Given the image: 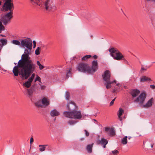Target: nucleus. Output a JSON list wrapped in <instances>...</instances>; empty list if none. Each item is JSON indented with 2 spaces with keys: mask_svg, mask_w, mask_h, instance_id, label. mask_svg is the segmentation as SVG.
I'll use <instances>...</instances> for the list:
<instances>
[{
  "mask_svg": "<svg viewBox=\"0 0 155 155\" xmlns=\"http://www.w3.org/2000/svg\"><path fill=\"white\" fill-rule=\"evenodd\" d=\"M11 0H7L5 1L3 6V9L5 11H10L12 12V8L14 7L13 4L11 2Z\"/></svg>",
  "mask_w": 155,
  "mask_h": 155,
  "instance_id": "obj_8",
  "label": "nucleus"
},
{
  "mask_svg": "<svg viewBox=\"0 0 155 155\" xmlns=\"http://www.w3.org/2000/svg\"><path fill=\"white\" fill-rule=\"evenodd\" d=\"M102 76L103 80L105 81L104 84L106 86L107 89H108L111 87V84L114 83H116V81H110V71L108 70L106 71Z\"/></svg>",
  "mask_w": 155,
  "mask_h": 155,
  "instance_id": "obj_5",
  "label": "nucleus"
},
{
  "mask_svg": "<svg viewBox=\"0 0 155 155\" xmlns=\"http://www.w3.org/2000/svg\"><path fill=\"white\" fill-rule=\"evenodd\" d=\"M32 43H33V48H34L36 46V41L34 40L32 41Z\"/></svg>",
  "mask_w": 155,
  "mask_h": 155,
  "instance_id": "obj_43",
  "label": "nucleus"
},
{
  "mask_svg": "<svg viewBox=\"0 0 155 155\" xmlns=\"http://www.w3.org/2000/svg\"><path fill=\"white\" fill-rule=\"evenodd\" d=\"M1 5V2L0 1V5Z\"/></svg>",
  "mask_w": 155,
  "mask_h": 155,
  "instance_id": "obj_56",
  "label": "nucleus"
},
{
  "mask_svg": "<svg viewBox=\"0 0 155 155\" xmlns=\"http://www.w3.org/2000/svg\"><path fill=\"white\" fill-rule=\"evenodd\" d=\"M41 0H30L31 3L32 4H37L40 5V4L39 3L40 2Z\"/></svg>",
  "mask_w": 155,
  "mask_h": 155,
  "instance_id": "obj_28",
  "label": "nucleus"
},
{
  "mask_svg": "<svg viewBox=\"0 0 155 155\" xmlns=\"http://www.w3.org/2000/svg\"><path fill=\"white\" fill-rule=\"evenodd\" d=\"M84 139V138H82V140H83V139Z\"/></svg>",
  "mask_w": 155,
  "mask_h": 155,
  "instance_id": "obj_60",
  "label": "nucleus"
},
{
  "mask_svg": "<svg viewBox=\"0 0 155 155\" xmlns=\"http://www.w3.org/2000/svg\"><path fill=\"white\" fill-rule=\"evenodd\" d=\"M84 131L85 132V134L86 136H88L89 135V133L86 130H84Z\"/></svg>",
  "mask_w": 155,
  "mask_h": 155,
  "instance_id": "obj_40",
  "label": "nucleus"
},
{
  "mask_svg": "<svg viewBox=\"0 0 155 155\" xmlns=\"http://www.w3.org/2000/svg\"><path fill=\"white\" fill-rule=\"evenodd\" d=\"M117 153H118V151L117 150Z\"/></svg>",
  "mask_w": 155,
  "mask_h": 155,
  "instance_id": "obj_61",
  "label": "nucleus"
},
{
  "mask_svg": "<svg viewBox=\"0 0 155 155\" xmlns=\"http://www.w3.org/2000/svg\"><path fill=\"white\" fill-rule=\"evenodd\" d=\"M105 131L109 135L113 136L115 134V131L114 129L112 128L109 127H105Z\"/></svg>",
  "mask_w": 155,
  "mask_h": 155,
  "instance_id": "obj_12",
  "label": "nucleus"
},
{
  "mask_svg": "<svg viewBox=\"0 0 155 155\" xmlns=\"http://www.w3.org/2000/svg\"><path fill=\"white\" fill-rule=\"evenodd\" d=\"M112 153L113 154H116V150H115L114 151H112Z\"/></svg>",
  "mask_w": 155,
  "mask_h": 155,
  "instance_id": "obj_46",
  "label": "nucleus"
},
{
  "mask_svg": "<svg viewBox=\"0 0 155 155\" xmlns=\"http://www.w3.org/2000/svg\"><path fill=\"white\" fill-rule=\"evenodd\" d=\"M36 65L32 60H28L21 57L13 69V73L16 76L18 74L22 79H26L35 70Z\"/></svg>",
  "mask_w": 155,
  "mask_h": 155,
  "instance_id": "obj_1",
  "label": "nucleus"
},
{
  "mask_svg": "<svg viewBox=\"0 0 155 155\" xmlns=\"http://www.w3.org/2000/svg\"><path fill=\"white\" fill-rule=\"evenodd\" d=\"M27 92L28 93L27 96L29 97L30 98H31L33 95V91L31 89H28L27 90Z\"/></svg>",
  "mask_w": 155,
  "mask_h": 155,
  "instance_id": "obj_24",
  "label": "nucleus"
},
{
  "mask_svg": "<svg viewBox=\"0 0 155 155\" xmlns=\"http://www.w3.org/2000/svg\"><path fill=\"white\" fill-rule=\"evenodd\" d=\"M34 140L32 137H31L30 140V143L31 144L32 142H33Z\"/></svg>",
  "mask_w": 155,
  "mask_h": 155,
  "instance_id": "obj_45",
  "label": "nucleus"
},
{
  "mask_svg": "<svg viewBox=\"0 0 155 155\" xmlns=\"http://www.w3.org/2000/svg\"><path fill=\"white\" fill-rule=\"evenodd\" d=\"M131 138V137H127V138L129 139H130Z\"/></svg>",
  "mask_w": 155,
  "mask_h": 155,
  "instance_id": "obj_52",
  "label": "nucleus"
},
{
  "mask_svg": "<svg viewBox=\"0 0 155 155\" xmlns=\"http://www.w3.org/2000/svg\"><path fill=\"white\" fill-rule=\"evenodd\" d=\"M35 74H34V73L33 74L31 75V77H30L28 79L29 80V81H31L32 82L34 79V78L35 77Z\"/></svg>",
  "mask_w": 155,
  "mask_h": 155,
  "instance_id": "obj_33",
  "label": "nucleus"
},
{
  "mask_svg": "<svg viewBox=\"0 0 155 155\" xmlns=\"http://www.w3.org/2000/svg\"><path fill=\"white\" fill-rule=\"evenodd\" d=\"M39 3L41 4L40 5L37 4L33 5L43 6L46 10H49L52 7V1L51 0H41L40 2H39Z\"/></svg>",
  "mask_w": 155,
  "mask_h": 155,
  "instance_id": "obj_7",
  "label": "nucleus"
},
{
  "mask_svg": "<svg viewBox=\"0 0 155 155\" xmlns=\"http://www.w3.org/2000/svg\"><path fill=\"white\" fill-rule=\"evenodd\" d=\"M2 31L0 29V33H1Z\"/></svg>",
  "mask_w": 155,
  "mask_h": 155,
  "instance_id": "obj_54",
  "label": "nucleus"
},
{
  "mask_svg": "<svg viewBox=\"0 0 155 155\" xmlns=\"http://www.w3.org/2000/svg\"><path fill=\"white\" fill-rule=\"evenodd\" d=\"M116 97H115L114 99H113L110 102V106H112L114 104L115 100Z\"/></svg>",
  "mask_w": 155,
  "mask_h": 155,
  "instance_id": "obj_39",
  "label": "nucleus"
},
{
  "mask_svg": "<svg viewBox=\"0 0 155 155\" xmlns=\"http://www.w3.org/2000/svg\"><path fill=\"white\" fill-rule=\"evenodd\" d=\"M140 91L137 89L132 90L130 92V94L133 98L137 96L139 94Z\"/></svg>",
  "mask_w": 155,
  "mask_h": 155,
  "instance_id": "obj_15",
  "label": "nucleus"
},
{
  "mask_svg": "<svg viewBox=\"0 0 155 155\" xmlns=\"http://www.w3.org/2000/svg\"><path fill=\"white\" fill-rule=\"evenodd\" d=\"M41 102L42 104L45 106H48L49 104V101L46 97L42 98Z\"/></svg>",
  "mask_w": 155,
  "mask_h": 155,
  "instance_id": "obj_19",
  "label": "nucleus"
},
{
  "mask_svg": "<svg viewBox=\"0 0 155 155\" xmlns=\"http://www.w3.org/2000/svg\"><path fill=\"white\" fill-rule=\"evenodd\" d=\"M0 29L2 31L5 29L4 26L2 24V22L1 21H0Z\"/></svg>",
  "mask_w": 155,
  "mask_h": 155,
  "instance_id": "obj_35",
  "label": "nucleus"
},
{
  "mask_svg": "<svg viewBox=\"0 0 155 155\" xmlns=\"http://www.w3.org/2000/svg\"><path fill=\"white\" fill-rule=\"evenodd\" d=\"M65 97L66 99L67 100H68L69 99V95L68 94V93L67 91H66L65 92Z\"/></svg>",
  "mask_w": 155,
  "mask_h": 155,
  "instance_id": "obj_37",
  "label": "nucleus"
},
{
  "mask_svg": "<svg viewBox=\"0 0 155 155\" xmlns=\"http://www.w3.org/2000/svg\"><path fill=\"white\" fill-rule=\"evenodd\" d=\"M1 45L2 48L3 46L6 45L8 43V41L6 38H2L0 39Z\"/></svg>",
  "mask_w": 155,
  "mask_h": 155,
  "instance_id": "obj_21",
  "label": "nucleus"
},
{
  "mask_svg": "<svg viewBox=\"0 0 155 155\" xmlns=\"http://www.w3.org/2000/svg\"><path fill=\"white\" fill-rule=\"evenodd\" d=\"M37 81H38L40 83H42L41 82V78H40L38 76V75H37V76L35 79V82H36Z\"/></svg>",
  "mask_w": 155,
  "mask_h": 155,
  "instance_id": "obj_34",
  "label": "nucleus"
},
{
  "mask_svg": "<svg viewBox=\"0 0 155 155\" xmlns=\"http://www.w3.org/2000/svg\"><path fill=\"white\" fill-rule=\"evenodd\" d=\"M32 82V81H29V80L28 79L27 81L23 83L22 85L24 87L28 88L31 87Z\"/></svg>",
  "mask_w": 155,
  "mask_h": 155,
  "instance_id": "obj_17",
  "label": "nucleus"
},
{
  "mask_svg": "<svg viewBox=\"0 0 155 155\" xmlns=\"http://www.w3.org/2000/svg\"><path fill=\"white\" fill-rule=\"evenodd\" d=\"M12 14V12H9L5 14L2 17L1 20L4 25H7L10 23V20L13 17Z\"/></svg>",
  "mask_w": 155,
  "mask_h": 155,
  "instance_id": "obj_6",
  "label": "nucleus"
},
{
  "mask_svg": "<svg viewBox=\"0 0 155 155\" xmlns=\"http://www.w3.org/2000/svg\"><path fill=\"white\" fill-rule=\"evenodd\" d=\"M153 144H151V147L152 148V147H153Z\"/></svg>",
  "mask_w": 155,
  "mask_h": 155,
  "instance_id": "obj_53",
  "label": "nucleus"
},
{
  "mask_svg": "<svg viewBox=\"0 0 155 155\" xmlns=\"http://www.w3.org/2000/svg\"><path fill=\"white\" fill-rule=\"evenodd\" d=\"M94 120V121H97V120H95H95Z\"/></svg>",
  "mask_w": 155,
  "mask_h": 155,
  "instance_id": "obj_59",
  "label": "nucleus"
},
{
  "mask_svg": "<svg viewBox=\"0 0 155 155\" xmlns=\"http://www.w3.org/2000/svg\"><path fill=\"white\" fill-rule=\"evenodd\" d=\"M77 69L79 72L93 74L98 69L97 61L94 60L92 61L91 68L87 64L80 63L77 65Z\"/></svg>",
  "mask_w": 155,
  "mask_h": 155,
  "instance_id": "obj_2",
  "label": "nucleus"
},
{
  "mask_svg": "<svg viewBox=\"0 0 155 155\" xmlns=\"http://www.w3.org/2000/svg\"><path fill=\"white\" fill-rule=\"evenodd\" d=\"M93 143L88 145L86 147V150L87 153H91L92 152V148L93 146Z\"/></svg>",
  "mask_w": 155,
  "mask_h": 155,
  "instance_id": "obj_23",
  "label": "nucleus"
},
{
  "mask_svg": "<svg viewBox=\"0 0 155 155\" xmlns=\"http://www.w3.org/2000/svg\"><path fill=\"white\" fill-rule=\"evenodd\" d=\"M109 51L110 52V56L112 57L114 59H116V50L113 48L109 49Z\"/></svg>",
  "mask_w": 155,
  "mask_h": 155,
  "instance_id": "obj_14",
  "label": "nucleus"
},
{
  "mask_svg": "<svg viewBox=\"0 0 155 155\" xmlns=\"http://www.w3.org/2000/svg\"><path fill=\"white\" fill-rule=\"evenodd\" d=\"M98 143L100 144L104 148L106 147V145L108 143V141L104 138H101L98 141Z\"/></svg>",
  "mask_w": 155,
  "mask_h": 155,
  "instance_id": "obj_13",
  "label": "nucleus"
},
{
  "mask_svg": "<svg viewBox=\"0 0 155 155\" xmlns=\"http://www.w3.org/2000/svg\"><path fill=\"white\" fill-rule=\"evenodd\" d=\"M93 58H94V59H97V56L96 55H94L93 56Z\"/></svg>",
  "mask_w": 155,
  "mask_h": 155,
  "instance_id": "obj_48",
  "label": "nucleus"
},
{
  "mask_svg": "<svg viewBox=\"0 0 155 155\" xmlns=\"http://www.w3.org/2000/svg\"><path fill=\"white\" fill-rule=\"evenodd\" d=\"M151 81L150 78L145 76H142L140 78V81L141 82H148Z\"/></svg>",
  "mask_w": 155,
  "mask_h": 155,
  "instance_id": "obj_16",
  "label": "nucleus"
},
{
  "mask_svg": "<svg viewBox=\"0 0 155 155\" xmlns=\"http://www.w3.org/2000/svg\"><path fill=\"white\" fill-rule=\"evenodd\" d=\"M47 146H48V145L46 144L39 145V147H40L39 149V150L41 152H43L45 150L46 147Z\"/></svg>",
  "mask_w": 155,
  "mask_h": 155,
  "instance_id": "obj_25",
  "label": "nucleus"
},
{
  "mask_svg": "<svg viewBox=\"0 0 155 155\" xmlns=\"http://www.w3.org/2000/svg\"><path fill=\"white\" fill-rule=\"evenodd\" d=\"M50 114L51 117H55L59 115V112L56 109H54L51 110L50 112Z\"/></svg>",
  "mask_w": 155,
  "mask_h": 155,
  "instance_id": "obj_20",
  "label": "nucleus"
},
{
  "mask_svg": "<svg viewBox=\"0 0 155 155\" xmlns=\"http://www.w3.org/2000/svg\"><path fill=\"white\" fill-rule=\"evenodd\" d=\"M21 46L25 48L24 53L21 57L28 60H31L29 54L32 48V41L29 38L22 39L21 41Z\"/></svg>",
  "mask_w": 155,
  "mask_h": 155,
  "instance_id": "obj_3",
  "label": "nucleus"
},
{
  "mask_svg": "<svg viewBox=\"0 0 155 155\" xmlns=\"http://www.w3.org/2000/svg\"><path fill=\"white\" fill-rule=\"evenodd\" d=\"M0 36H2V37H5V35H2V34H1L0 35Z\"/></svg>",
  "mask_w": 155,
  "mask_h": 155,
  "instance_id": "obj_51",
  "label": "nucleus"
},
{
  "mask_svg": "<svg viewBox=\"0 0 155 155\" xmlns=\"http://www.w3.org/2000/svg\"><path fill=\"white\" fill-rule=\"evenodd\" d=\"M117 86H118V85L117 84Z\"/></svg>",
  "mask_w": 155,
  "mask_h": 155,
  "instance_id": "obj_58",
  "label": "nucleus"
},
{
  "mask_svg": "<svg viewBox=\"0 0 155 155\" xmlns=\"http://www.w3.org/2000/svg\"><path fill=\"white\" fill-rule=\"evenodd\" d=\"M114 92H115V90H114Z\"/></svg>",
  "mask_w": 155,
  "mask_h": 155,
  "instance_id": "obj_63",
  "label": "nucleus"
},
{
  "mask_svg": "<svg viewBox=\"0 0 155 155\" xmlns=\"http://www.w3.org/2000/svg\"><path fill=\"white\" fill-rule=\"evenodd\" d=\"M71 69H70L66 73V76L67 78H68L71 75Z\"/></svg>",
  "mask_w": 155,
  "mask_h": 155,
  "instance_id": "obj_31",
  "label": "nucleus"
},
{
  "mask_svg": "<svg viewBox=\"0 0 155 155\" xmlns=\"http://www.w3.org/2000/svg\"><path fill=\"white\" fill-rule=\"evenodd\" d=\"M41 49V48L38 47L35 50V54L36 55H38L40 54V50Z\"/></svg>",
  "mask_w": 155,
  "mask_h": 155,
  "instance_id": "obj_30",
  "label": "nucleus"
},
{
  "mask_svg": "<svg viewBox=\"0 0 155 155\" xmlns=\"http://www.w3.org/2000/svg\"><path fill=\"white\" fill-rule=\"evenodd\" d=\"M91 57V56L90 55H86L84 56V57H83V58H81V59L82 60H86L88 58H90Z\"/></svg>",
  "mask_w": 155,
  "mask_h": 155,
  "instance_id": "obj_32",
  "label": "nucleus"
},
{
  "mask_svg": "<svg viewBox=\"0 0 155 155\" xmlns=\"http://www.w3.org/2000/svg\"><path fill=\"white\" fill-rule=\"evenodd\" d=\"M37 64L38 66L41 64L38 61H37Z\"/></svg>",
  "mask_w": 155,
  "mask_h": 155,
  "instance_id": "obj_47",
  "label": "nucleus"
},
{
  "mask_svg": "<svg viewBox=\"0 0 155 155\" xmlns=\"http://www.w3.org/2000/svg\"><path fill=\"white\" fill-rule=\"evenodd\" d=\"M14 64H15V65H16L17 64V63L15 62V63H14Z\"/></svg>",
  "mask_w": 155,
  "mask_h": 155,
  "instance_id": "obj_55",
  "label": "nucleus"
},
{
  "mask_svg": "<svg viewBox=\"0 0 155 155\" xmlns=\"http://www.w3.org/2000/svg\"><path fill=\"white\" fill-rule=\"evenodd\" d=\"M117 60L121 61L125 64H128V62L124 58V56L119 51L117 50Z\"/></svg>",
  "mask_w": 155,
  "mask_h": 155,
  "instance_id": "obj_10",
  "label": "nucleus"
},
{
  "mask_svg": "<svg viewBox=\"0 0 155 155\" xmlns=\"http://www.w3.org/2000/svg\"><path fill=\"white\" fill-rule=\"evenodd\" d=\"M77 123V122L75 121V120H70L68 121V124L70 125H73L76 124Z\"/></svg>",
  "mask_w": 155,
  "mask_h": 155,
  "instance_id": "obj_29",
  "label": "nucleus"
},
{
  "mask_svg": "<svg viewBox=\"0 0 155 155\" xmlns=\"http://www.w3.org/2000/svg\"><path fill=\"white\" fill-rule=\"evenodd\" d=\"M67 107L68 110L71 111L75 110L77 108L75 103L72 101L69 102L67 105Z\"/></svg>",
  "mask_w": 155,
  "mask_h": 155,
  "instance_id": "obj_11",
  "label": "nucleus"
},
{
  "mask_svg": "<svg viewBox=\"0 0 155 155\" xmlns=\"http://www.w3.org/2000/svg\"><path fill=\"white\" fill-rule=\"evenodd\" d=\"M39 66V69L40 70H42L44 68V67L41 64Z\"/></svg>",
  "mask_w": 155,
  "mask_h": 155,
  "instance_id": "obj_42",
  "label": "nucleus"
},
{
  "mask_svg": "<svg viewBox=\"0 0 155 155\" xmlns=\"http://www.w3.org/2000/svg\"><path fill=\"white\" fill-rule=\"evenodd\" d=\"M146 97V94L145 92H143L134 100V102L140 104H142L144 102Z\"/></svg>",
  "mask_w": 155,
  "mask_h": 155,
  "instance_id": "obj_9",
  "label": "nucleus"
},
{
  "mask_svg": "<svg viewBox=\"0 0 155 155\" xmlns=\"http://www.w3.org/2000/svg\"><path fill=\"white\" fill-rule=\"evenodd\" d=\"M111 154V153H110V154Z\"/></svg>",
  "mask_w": 155,
  "mask_h": 155,
  "instance_id": "obj_62",
  "label": "nucleus"
},
{
  "mask_svg": "<svg viewBox=\"0 0 155 155\" xmlns=\"http://www.w3.org/2000/svg\"><path fill=\"white\" fill-rule=\"evenodd\" d=\"M150 87L152 89L155 88V86L154 85H150Z\"/></svg>",
  "mask_w": 155,
  "mask_h": 155,
  "instance_id": "obj_44",
  "label": "nucleus"
},
{
  "mask_svg": "<svg viewBox=\"0 0 155 155\" xmlns=\"http://www.w3.org/2000/svg\"><path fill=\"white\" fill-rule=\"evenodd\" d=\"M153 98H151L145 104L143 105V107H144L148 108L151 106L153 103Z\"/></svg>",
  "mask_w": 155,
  "mask_h": 155,
  "instance_id": "obj_18",
  "label": "nucleus"
},
{
  "mask_svg": "<svg viewBox=\"0 0 155 155\" xmlns=\"http://www.w3.org/2000/svg\"><path fill=\"white\" fill-rule=\"evenodd\" d=\"M127 136L124 137L121 139V143L123 145H125L127 143Z\"/></svg>",
  "mask_w": 155,
  "mask_h": 155,
  "instance_id": "obj_26",
  "label": "nucleus"
},
{
  "mask_svg": "<svg viewBox=\"0 0 155 155\" xmlns=\"http://www.w3.org/2000/svg\"><path fill=\"white\" fill-rule=\"evenodd\" d=\"M35 104V106L37 107H41L42 106L41 103L40 101L36 102Z\"/></svg>",
  "mask_w": 155,
  "mask_h": 155,
  "instance_id": "obj_36",
  "label": "nucleus"
},
{
  "mask_svg": "<svg viewBox=\"0 0 155 155\" xmlns=\"http://www.w3.org/2000/svg\"><path fill=\"white\" fill-rule=\"evenodd\" d=\"M63 115L65 117L80 120L82 117L81 111L76 110L71 111V112L64 111L63 112Z\"/></svg>",
  "mask_w": 155,
  "mask_h": 155,
  "instance_id": "obj_4",
  "label": "nucleus"
},
{
  "mask_svg": "<svg viewBox=\"0 0 155 155\" xmlns=\"http://www.w3.org/2000/svg\"><path fill=\"white\" fill-rule=\"evenodd\" d=\"M147 68H144L143 66H142L141 68L140 71L141 72H142L143 71H145L147 70Z\"/></svg>",
  "mask_w": 155,
  "mask_h": 155,
  "instance_id": "obj_38",
  "label": "nucleus"
},
{
  "mask_svg": "<svg viewBox=\"0 0 155 155\" xmlns=\"http://www.w3.org/2000/svg\"><path fill=\"white\" fill-rule=\"evenodd\" d=\"M124 111L122 108H120L118 110V113L117 114V116L120 120H122V117L121 116L124 114Z\"/></svg>",
  "mask_w": 155,
  "mask_h": 155,
  "instance_id": "obj_22",
  "label": "nucleus"
},
{
  "mask_svg": "<svg viewBox=\"0 0 155 155\" xmlns=\"http://www.w3.org/2000/svg\"><path fill=\"white\" fill-rule=\"evenodd\" d=\"M121 11H122V12L125 15V16H126L125 13L124 12H123V10L122 9H121Z\"/></svg>",
  "mask_w": 155,
  "mask_h": 155,
  "instance_id": "obj_50",
  "label": "nucleus"
},
{
  "mask_svg": "<svg viewBox=\"0 0 155 155\" xmlns=\"http://www.w3.org/2000/svg\"><path fill=\"white\" fill-rule=\"evenodd\" d=\"M12 42L14 45L18 46L21 45V42L18 40H13L12 41Z\"/></svg>",
  "mask_w": 155,
  "mask_h": 155,
  "instance_id": "obj_27",
  "label": "nucleus"
},
{
  "mask_svg": "<svg viewBox=\"0 0 155 155\" xmlns=\"http://www.w3.org/2000/svg\"><path fill=\"white\" fill-rule=\"evenodd\" d=\"M147 0L148 1H151L152 2H155V0Z\"/></svg>",
  "mask_w": 155,
  "mask_h": 155,
  "instance_id": "obj_49",
  "label": "nucleus"
},
{
  "mask_svg": "<svg viewBox=\"0 0 155 155\" xmlns=\"http://www.w3.org/2000/svg\"><path fill=\"white\" fill-rule=\"evenodd\" d=\"M39 84L41 86V90H43L45 89L46 87L44 85H41L40 84Z\"/></svg>",
  "mask_w": 155,
  "mask_h": 155,
  "instance_id": "obj_41",
  "label": "nucleus"
},
{
  "mask_svg": "<svg viewBox=\"0 0 155 155\" xmlns=\"http://www.w3.org/2000/svg\"><path fill=\"white\" fill-rule=\"evenodd\" d=\"M56 118V117H55V118L54 119V121L55 120Z\"/></svg>",
  "mask_w": 155,
  "mask_h": 155,
  "instance_id": "obj_57",
  "label": "nucleus"
}]
</instances>
